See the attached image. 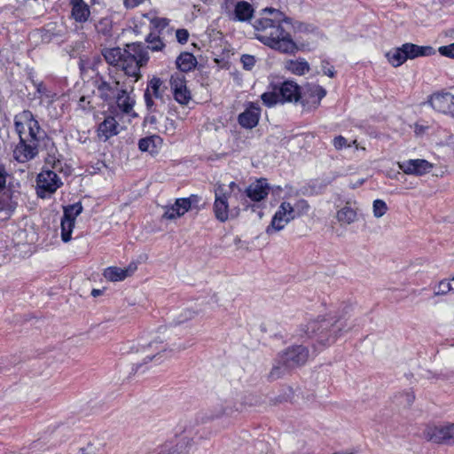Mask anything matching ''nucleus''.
<instances>
[{"instance_id":"nucleus-1","label":"nucleus","mask_w":454,"mask_h":454,"mask_svg":"<svg viewBox=\"0 0 454 454\" xmlns=\"http://www.w3.org/2000/svg\"><path fill=\"white\" fill-rule=\"evenodd\" d=\"M253 26L255 37L271 49L287 53L296 48L291 35V20L279 10L263 9L261 17L254 20Z\"/></svg>"},{"instance_id":"nucleus-2","label":"nucleus","mask_w":454,"mask_h":454,"mask_svg":"<svg viewBox=\"0 0 454 454\" xmlns=\"http://www.w3.org/2000/svg\"><path fill=\"white\" fill-rule=\"evenodd\" d=\"M102 54L109 65L122 70L126 76L134 78V82L139 79L140 67L149 59L147 50L139 43L129 44L127 49L106 48Z\"/></svg>"},{"instance_id":"nucleus-3","label":"nucleus","mask_w":454,"mask_h":454,"mask_svg":"<svg viewBox=\"0 0 454 454\" xmlns=\"http://www.w3.org/2000/svg\"><path fill=\"white\" fill-rule=\"evenodd\" d=\"M348 321L344 315H330L328 317L309 321L306 325L305 333L309 337H317L320 343L330 345L352 328V324Z\"/></svg>"},{"instance_id":"nucleus-4","label":"nucleus","mask_w":454,"mask_h":454,"mask_svg":"<svg viewBox=\"0 0 454 454\" xmlns=\"http://www.w3.org/2000/svg\"><path fill=\"white\" fill-rule=\"evenodd\" d=\"M309 357V350L303 346H294L280 353L270 372L272 379H278L288 369L303 365Z\"/></svg>"},{"instance_id":"nucleus-5","label":"nucleus","mask_w":454,"mask_h":454,"mask_svg":"<svg viewBox=\"0 0 454 454\" xmlns=\"http://www.w3.org/2000/svg\"><path fill=\"white\" fill-rule=\"evenodd\" d=\"M301 98L299 85L293 81H286L280 86H275L271 91L262 94L261 98L268 107L286 102H298Z\"/></svg>"},{"instance_id":"nucleus-6","label":"nucleus","mask_w":454,"mask_h":454,"mask_svg":"<svg viewBox=\"0 0 454 454\" xmlns=\"http://www.w3.org/2000/svg\"><path fill=\"white\" fill-rule=\"evenodd\" d=\"M14 125L20 137L28 138L39 144L43 139L45 132L39 126L32 112L25 110L15 116Z\"/></svg>"},{"instance_id":"nucleus-7","label":"nucleus","mask_w":454,"mask_h":454,"mask_svg":"<svg viewBox=\"0 0 454 454\" xmlns=\"http://www.w3.org/2000/svg\"><path fill=\"white\" fill-rule=\"evenodd\" d=\"M423 437L434 443L454 444V423L435 426L428 425L423 431Z\"/></svg>"},{"instance_id":"nucleus-8","label":"nucleus","mask_w":454,"mask_h":454,"mask_svg":"<svg viewBox=\"0 0 454 454\" xmlns=\"http://www.w3.org/2000/svg\"><path fill=\"white\" fill-rule=\"evenodd\" d=\"M293 205L288 201H282L275 212L270 224L266 229V233L270 235L282 231L290 222L294 220Z\"/></svg>"},{"instance_id":"nucleus-9","label":"nucleus","mask_w":454,"mask_h":454,"mask_svg":"<svg viewBox=\"0 0 454 454\" xmlns=\"http://www.w3.org/2000/svg\"><path fill=\"white\" fill-rule=\"evenodd\" d=\"M166 89L163 82L158 77H153L148 82L145 91V101L150 111H155L157 106L164 104Z\"/></svg>"},{"instance_id":"nucleus-10","label":"nucleus","mask_w":454,"mask_h":454,"mask_svg":"<svg viewBox=\"0 0 454 454\" xmlns=\"http://www.w3.org/2000/svg\"><path fill=\"white\" fill-rule=\"evenodd\" d=\"M61 185L62 182L54 171L43 169L37 176L36 192L40 198L54 193Z\"/></svg>"},{"instance_id":"nucleus-11","label":"nucleus","mask_w":454,"mask_h":454,"mask_svg":"<svg viewBox=\"0 0 454 454\" xmlns=\"http://www.w3.org/2000/svg\"><path fill=\"white\" fill-rule=\"evenodd\" d=\"M229 192L224 184H218L215 189L214 213L215 218L224 223L229 219Z\"/></svg>"},{"instance_id":"nucleus-12","label":"nucleus","mask_w":454,"mask_h":454,"mask_svg":"<svg viewBox=\"0 0 454 454\" xmlns=\"http://www.w3.org/2000/svg\"><path fill=\"white\" fill-rule=\"evenodd\" d=\"M326 95V90L322 86L314 83H308L301 92V103L309 108H317Z\"/></svg>"},{"instance_id":"nucleus-13","label":"nucleus","mask_w":454,"mask_h":454,"mask_svg":"<svg viewBox=\"0 0 454 454\" xmlns=\"http://www.w3.org/2000/svg\"><path fill=\"white\" fill-rule=\"evenodd\" d=\"M431 106L437 112L454 117V95L450 92L434 93L429 99Z\"/></svg>"},{"instance_id":"nucleus-14","label":"nucleus","mask_w":454,"mask_h":454,"mask_svg":"<svg viewBox=\"0 0 454 454\" xmlns=\"http://www.w3.org/2000/svg\"><path fill=\"white\" fill-rule=\"evenodd\" d=\"M20 141L16 145L13 154L19 162H27L34 159L38 153V144L24 137H20Z\"/></svg>"},{"instance_id":"nucleus-15","label":"nucleus","mask_w":454,"mask_h":454,"mask_svg":"<svg viewBox=\"0 0 454 454\" xmlns=\"http://www.w3.org/2000/svg\"><path fill=\"white\" fill-rule=\"evenodd\" d=\"M261 116V107L258 104L248 102L245 110L238 116L239 124L247 129H252L257 126Z\"/></svg>"},{"instance_id":"nucleus-16","label":"nucleus","mask_w":454,"mask_h":454,"mask_svg":"<svg viewBox=\"0 0 454 454\" xmlns=\"http://www.w3.org/2000/svg\"><path fill=\"white\" fill-rule=\"evenodd\" d=\"M398 165L405 174L416 176L427 174L433 168V164L423 159L408 160Z\"/></svg>"},{"instance_id":"nucleus-17","label":"nucleus","mask_w":454,"mask_h":454,"mask_svg":"<svg viewBox=\"0 0 454 454\" xmlns=\"http://www.w3.org/2000/svg\"><path fill=\"white\" fill-rule=\"evenodd\" d=\"M111 82L103 79L98 82V90L104 100L114 98L120 92L121 87L125 85L124 81H121L118 75L111 76Z\"/></svg>"},{"instance_id":"nucleus-18","label":"nucleus","mask_w":454,"mask_h":454,"mask_svg":"<svg viewBox=\"0 0 454 454\" xmlns=\"http://www.w3.org/2000/svg\"><path fill=\"white\" fill-rule=\"evenodd\" d=\"M170 86L175 99L182 104L186 105L191 99V94L186 88L184 77L182 74H173L170 78Z\"/></svg>"},{"instance_id":"nucleus-19","label":"nucleus","mask_w":454,"mask_h":454,"mask_svg":"<svg viewBox=\"0 0 454 454\" xmlns=\"http://www.w3.org/2000/svg\"><path fill=\"white\" fill-rule=\"evenodd\" d=\"M143 353L145 355V360L160 362L162 357H168L172 353V349H168L162 341L153 340L147 347L143 348Z\"/></svg>"},{"instance_id":"nucleus-20","label":"nucleus","mask_w":454,"mask_h":454,"mask_svg":"<svg viewBox=\"0 0 454 454\" xmlns=\"http://www.w3.org/2000/svg\"><path fill=\"white\" fill-rule=\"evenodd\" d=\"M191 206L192 202L190 199H177L172 206L166 207L163 218L174 220L181 217L191 208Z\"/></svg>"},{"instance_id":"nucleus-21","label":"nucleus","mask_w":454,"mask_h":454,"mask_svg":"<svg viewBox=\"0 0 454 454\" xmlns=\"http://www.w3.org/2000/svg\"><path fill=\"white\" fill-rule=\"evenodd\" d=\"M358 207L356 203L347 202L336 212V219L342 225H350L357 221Z\"/></svg>"},{"instance_id":"nucleus-22","label":"nucleus","mask_w":454,"mask_h":454,"mask_svg":"<svg viewBox=\"0 0 454 454\" xmlns=\"http://www.w3.org/2000/svg\"><path fill=\"white\" fill-rule=\"evenodd\" d=\"M269 192L270 186L267 181L259 179L247 188L246 194L253 201H261L268 196Z\"/></svg>"},{"instance_id":"nucleus-23","label":"nucleus","mask_w":454,"mask_h":454,"mask_svg":"<svg viewBox=\"0 0 454 454\" xmlns=\"http://www.w3.org/2000/svg\"><path fill=\"white\" fill-rule=\"evenodd\" d=\"M120 132V125L113 116H107L98 128V136L104 141L116 136Z\"/></svg>"},{"instance_id":"nucleus-24","label":"nucleus","mask_w":454,"mask_h":454,"mask_svg":"<svg viewBox=\"0 0 454 454\" xmlns=\"http://www.w3.org/2000/svg\"><path fill=\"white\" fill-rule=\"evenodd\" d=\"M137 270V264L132 262L127 268L108 267L104 270V277L110 281H121L132 275Z\"/></svg>"},{"instance_id":"nucleus-25","label":"nucleus","mask_w":454,"mask_h":454,"mask_svg":"<svg viewBox=\"0 0 454 454\" xmlns=\"http://www.w3.org/2000/svg\"><path fill=\"white\" fill-rule=\"evenodd\" d=\"M407 59H413L418 57L432 56L435 50L432 46H419L411 43L403 44Z\"/></svg>"},{"instance_id":"nucleus-26","label":"nucleus","mask_w":454,"mask_h":454,"mask_svg":"<svg viewBox=\"0 0 454 454\" xmlns=\"http://www.w3.org/2000/svg\"><path fill=\"white\" fill-rule=\"evenodd\" d=\"M72 5L71 15L72 18L80 23H83L88 20L90 11L89 5L83 0H69Z\"/></svg>"},{"instance_id":"nucleus-27","label":"nucleus","mask_w":454,"mask_h":454,"mask_svg":"<svg viewBox=\"0 0 454 454\" xmlns=\"http://www.w3.org/2000/svg\"><path fill=\"white\" fill-rule=\"evenodd\" d=\"M116 98L117 106L125 114H130L133 110L135 101L129 97L127 88L122 85L120 92L114 97Z\"/></svg>"},{"instance_id":"nucleus-28","label":"nucleus","mask_w":454,"mask_h":454,"mask_svg":"<svg viewBox=\"0 0 454 454\" xmlns=\"http://www.w3.org/2000/svg\"><path fill=\"white\" fill-rule=\"evenodd\" d=\"M254 13L252 5L245 1L238 2L234 9V20L239 21L249 20Z\"/></svg>"},{"instance_id":"nucleus-29","label":"nucleus","mask_w":454,"mask_h":454,"mask_svg":"<svg viewBox=\"0 0 454 454\" xmlns=\"http://www.w3.org/2000/svg\"><path fill=\"white\" fill-rule=\"evenodd\" d=\"M176 64L182 72H189L196 67L197 59L192 53L185 51L177 57Z\"/></svg>"},{"instance_id":"nucleus-30","label":"nucleus","mask_w":454,"mask_h":454,"mask_svg":"<svg viewBox=\"0 0 454 454\" xmlns=\"http://www.w3.org/2000/svg\"><path fill=\"white\" fill-rule=\"evenodd\" d=\"M386 57L388 62L395 67H400L406 60L407 57L403 46L394 48L387 52Z\"/></svg>"},{"instance_id":"nucleus-31","label":"nucleus","mask_w":454,"mask_h":454,"mask_svg":"<svg viewBox=\"0 0 454 454\" xmlns=\"http://www.w3.org/2000/svg\"><path fill=\"white\" fill-rule=\"evenodd\" d=\"M286 68L294 74L302 75L309 72V65L305 59H300L287 61L286 63Z\"/></svg>"},{"instance_id":"nucleus-32","label":"nucleus","mask_w":454,"mask_h":454,"mask_svg":"<svg viewBox=\"0 0 454 454\" xmlns=\"http://www.w3.org/2000/svg\"><path fill=\"white\" fill-rule=\"evenodd\" d=\"M159 140L160 137L156 136L141 138L138 142V147L142 152L153 153L156 152V142Z\"/></svg>"},{"instance_id":"nucleus-33","label":"nucleus","mask_w":454,"mask_h":454,"mask_svg":"<svg viewBox=\"0 0 454 454\" xmlns=\"http://www.w3.org/2000/svg\"><path fill=\"white\" fill-rule=\"evenodd\" d=\"M82 204L74 203L73 205L64 207V215L62 218L69 219L75 223L76 217L82 213Z\"/></svg>"},{"instance_id":"nucleus-34","label":"nucleus","mask_w":454,"mask_h":454,"mask_svg":"<svg viewBox=\"0 0 454 454\" xmlns=\"http://www.w3.org/2000/svg\"><path fill=\"white\" fill-rule=\"evenodd\" d=\"M61 239L64 242L71 240V234L74 227V222L69 219H61Z\"/></svg>"},{"instance_id":"nucleus-35","label":"nucleus","mask_w":454,"mask_h":454,"mask_svg":"<svg viewBox=\"0 0 454 454\" xmlns=\"http://www.w3.org/2000/svg\"><path fill=\"white\" fill-rule=\"evenodd\" d=\"M293 209L294 211V217L298 218L307 215L310 209V206L306 200L300 199L293 205Z\"/></svg>"},{"instance_id":"nucleus-36","label":"nucleus","mask_w":454,"mask_h":454,"mask_svg":"<svg viewBox=\"0 0 454 454\" xmlns=\"http://www.w3.org/2000/svg\"><path fill=\"white\" fill-rule=\"evenodd\" d=\"M388 210L387 203L383 200H375L372 203V213L376 218L382 217Z\"/></svg>"},{"instance_id":"nucleus-37","label":"nucleus","mask_w":454,"mask_h":454,"mask_svg":"<svg viewBox=\"0 0 454 454\" xmlns=\"http://www.w3.org/2000/svg\"><path fill=\"white\" fill-rule=\"evenodd\" d=\"M171 448L170 454H181L187 451L189 446L191 445V441L186 438H181L175 446L168 444Z\"/></svg>"},{"instance_id":"nucleus-38","label":"nucleus","mask_w":454,"mask_h":454,"mask_svg":"<svg viewBox=\"0 0 454 454\" xmlns=\"http://www.w3.org/2000/svg\"><path fill=\"white\" fill-rule=\"evenodd\" d=\"M450 291H452L451 283L447 280H442L434 287V295H445Z\"/></svg>"},{"instance_id":"nucleus-39","label":"nucleus","mask_w":454,"mask_h":454,"mask_svg":"<svg viewBox=\"0 0 454 454\" xmlns=\"http://www.w3.org/2000/svg\"><path fill=\"white\" fill-rule=\"evenodd\" d=\"M146 42L148 43V48L152 51H160L164 46L159 36L153 33L148 35Z\"/></svg>"},{"instance_id":"nucleus-40","label":"nucleus","mask_w":454,"mask_h":454,"mask_svg":"<svg viewBox=\"0 0 454 454\" xmlns=\"http://www.w3.org/2000/svg\"><path fill=\"white\" fill-rule=\"evenodd\" d=\"M150 20L151 26L157 30L165 28L168 25V20L166 18L146 16Z\"/></svg>"},{"instance_id":"nucleus-41","label":"nucleus","mask_w":454,"mask_h":454,"mask_svg":"<svg viewBox=\"0 0 454 454\" xmlns=\"http://www.w3.org/2000/svg\"><path fill=\"white\" fill-rule=\"evenodd\" d=\"M240 61L242 63L244 69L246 70H251L254 67L256 62L254 56L249 54L242 55L240 58Z\"/></svg>"},{"instance_id":"nucleus-42","label":"nucleus","mask_w":454,"mask_h":454,"mask_svg":"<svg viewBox=\"0 0 454 454\" xmlns=\"http://www.w3.org/2000/svg\"><path fill=\"white\" fill-rule=\"evenodd\" d=\"M438 52L443 57L454 59V43L449 45L439 47Z\"/></svg>"},{"instance_id":"nucleus-43","label":"nucleus","mask_w":454,"mask_h":454,"mask_svg":"<svg viewBox=\"0 0 454 454\" xmlns=\"http://www.w3.org/2000/svg\"><path fill=\"white\" fill-rule=\"evenodd\" d=\"M231 414V411L229 407L223 405V403L219 405V407L215 408V411L211 415V419H217L223 415H229Z\"/></svg>"},{"instance_id":"nucleus-44","label":"nucleus","mask_w":454,"mask_h":454,"mask_svg":"<svg viewBox=\"0 0 454 454\" xmlns=\"http://www.w3.org/2000/svg\"><path fill=\"white\" fill-rule=\"evenodd\" d=\"M333 144L336 150H341L344 147L350 146V145L348 144L347 139L342 136H338L334 137Z\"/></svg>"},{"instance_id":"nucleus-45","label":"nucleus","mask_w":454,"mask_h":454,"mask_svg":"<svg viewBox=\"0 0 454 454\" xmlns=\"http://www.w3.org/2000/svg\"><path fill=\"white\" fill-rule=\"evenodd\" d=\"M35 85L36 88V92L39 94L40 98H43V97H45L47 98H52V95L47 90V88L45 87V85L43 82H37V83H35Z\"/></svg>"},{"instance_id":"nucleus-46","label":"nucleus","mask_w":454,"mask_h":454,"mask_svg":"<svg viewBox=\"0 0 454 454\" xmlns=\"http://www.w3.org/2000/svg\"><path fill=\"white\" fill-rule=\"evenodd\" d=\"M176 36L177 41L180 43H185L189 38V33L186 29H177L176 32Z\"/></svg>"},{"instance_id":"nucleus-47","label":"nucleus","mask_w":454,"mask_h":454,"mask_svg":"<svg viewBox=\"0 0 454 454\" xmlns=\"http://www.w3.org/2000/svg\"><path fill=\"white\" fill-rule=\"evenodd\" d=\"M145 0H124L123 4L128 9H132L144 3Z\"/></svg>"},{"instance_id":"nucleus-48","label":"nucleus","mask_w":454,"mask_h":454,"mask_svg":"<svg viewBox=\"0 0 454 454\" xmlns=\"http://www.w3.org/2000/svg\"><path fill=\"white\" fill-rule=\"evenodd\" d=\"M78 106L82 110H87L91 107L90 102L87 100V98L84 96L80 98L78 101Z\"/></svg>"},{"instance_id":"nucleus-49","label":"nucleus","mask_w":454,"mask_h":454,"mask_svg":"<svg viewBox=\"0 0 454 454\" xmlns=\"http://www.w3.org/2000/svg\"><path fill=\"white\" fill-rule=\"evenodd\" d=\"M82 454H96V448L92 444H88L86 447L81 449Z\"/></svg>"},{"instance_id":"nucleus-50","label":"nucleus","mask_w":454,"mask_h":454,"mask_svg":"<svg viewBox=\"0 0 454 454\" xmlns=\"http://www.w3.org/2000/svg\"><path fill=\"white\" fill-rule=\"evenodd\" d=\"M171 448L168 444L161 446L154 454H170Z\"/></svg>"},{"instance_id":"nucleus-51","label":"nucleus","mask_w":454,"mask_h":454,"mask_svg":"<svg viewBox=\"0 0 454 454\" xmlns=\"http://www.w3.org/2000/svg\"><path fill=\"white\" fill-rule=\"evenodd\" d=\"M323 71H324V74L328 75L329 77L334 76V70L333 67L327 68V69L324 67Z\"/></svg>"},{"instance_id":"nucleus-52","label":"nucleus","mask_w":454,"mask_h":454,"mask_svg":"<svg viewBox=\"0 0 454 454\" xmlns=\"http://www.w3.org/2000/svg\"><path fill=\"white\" fill-rule=\"evenodd\" d=\"M235 189L240 191V188L239 187V185L235 182H231L230 184H229L230 192H228L230 193V192H233Z\"/></svg>"},{"instance_id":"nucleus-53","label":"nucleus","mask_w":454,"mask_h":454,"mask_svg":"<svg viewBox=\"0 0 454 454\" xmlns=\"http://www.w3.org/2000/svg\"><path fill=\"white\" fill-rule=\"evenodd\" d=\"M405 395H406L408 403L411 404L414 400V395L411 394H409V393H407Z\"/></svg>"},{"instance_id":"nucleus-54","label":"nucleus","mask_w":454,"mask_h":454,"mask_svg":"<svg viewBox=\"0 0 454 454\" xmlns=\"http://www.w3.org/2000/svg\"><path fill=\"white\" fill-rule=\"evenodd\" d=\"M98 293H99V291H98V290H96V289L92 290V294H93L94 296H96L97 294H98Z\"/></svg>"},{"instance_id":"nucleus-55","label":"nucleus","mask_w":454,"mask_h":454,"mask_svg":"<svg viewBox=\"0 0 454 454\" xmlns=\"http://www.w3.org/2000/svg\"><path fill=\"white\" fill-rule=\"evenodd\" d=\"M450 283L452 286V291H454V277L450 279Z\"/></svg>"},{"instance_id":"nucleus-56","label":"nucleus","mask_w":454,"mask_h":454,"mask_svg":"<svg viewBox=\"0 0 454 454\" xmlns=\"http://www.w3.org/2000/svg\"><path fill=\"white\" fill-rule=\"evenodd\" d=\"M188 314H189V317H186V319H190V318H192L193 317V313L192 312L188 311Z\"/></svg>"},{"instance_id":"nucleus-57","label":"nucleus","mask_w":454,"mask_h":454,"mask_svg":"<svg viewBox=\"0 0 454 454\" xmlns=\"http://www.w3.org/2000/svg\"><path fill=\"white\" fill-rule=\"evenodd\" d=\"M186 348V346H180L177 348L178 350H184Z\"/></svg>"},{"instance_id":"nucleus-58","label":"nucleus","mask_w":454,"mask_h":454,"mask_svg":"<svg viewBox=\"0 0 454 454\" xmlns=\"http://www.w3.org/2000/svg\"><path fill=\"white\" fill-rule=\"evenodd\" d=\"M169 124H170V126H171V131L173 132V131H174V129H175V128H174V123L171 121Z\"/></svg>"}]
</instances>
